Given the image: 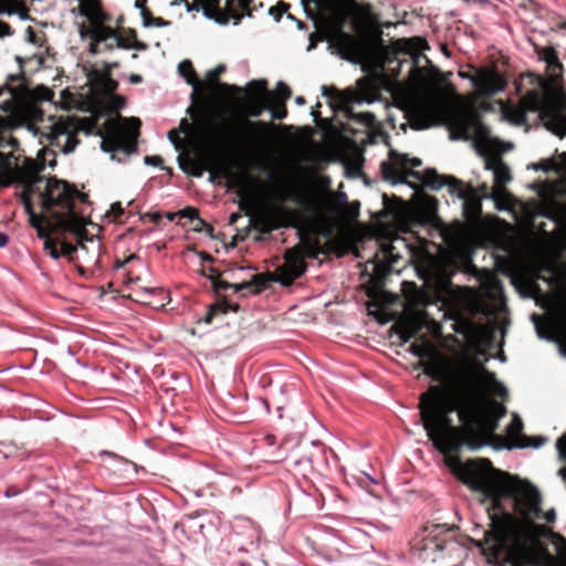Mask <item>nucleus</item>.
Returning <instances> with one entry per match:
<instances>
[{
    "label": "nucleus",
    "mask_w": 566,
    "mask_h": 566,
    "mask_svg": "<svg viewBox=\"0 0 566 566\" xmlns=\"http://www.w3.org/2000/svg\"><path fill=\"white\" fill-rule=\"evenodd\" d=\"M454 474L472 491L479 492L483 501L489 500V530L483 538L474 541L489 563L499 566H545L553 556L542 542L549 531L530 518H518L507 512L502 500L511 496L513 489L510 474L497 470L485 458L461 462L454 460Z\"/></svg>",
    "instance_id": "obj_1"
},
{
    "label": "nucleus",
    "mask_w": 566,
    "mask_h": 566,
    "mask_svg": "<svg viewBox=\"0 0 566 566\" xmlns=\"http://www.w3.org/2000/svg\"><path fill=\"white\" fill-rule=\"evenodd\" d=\"M43 164L25 159L22 167L17 168L15 176L22 186L21 202L29 216L44 214L45 226L56 227L60 219H73L84 210L78 205H91L88 195L80 191L75 185L56 177L45 178L41 175Z\"/></svg>",
    "instance_id": "obj_2"
},
{
    "label": "nucleus",
    "mask_w": 566,
    "mask_h": 566,
    "mask_svg": "<svg viewBox=\"0 0 566 566\" xmlns=\"http://www.w3.org/2000/svg\"><path fill=\"white\" fill-rule=\"evenodd\" d=\"M307 18L343 57L356 61L364 56L366 39L358 10L368 11L369 2H301Z\"/></svg>",
    "instance_id": "obj_3"
},
{
    "label": "nucleus",
    "mask_w": 566,
    "mask_h": 566,
    "mask_svg": "<svg viewBox=\"0 0 566 566\" xmlns=\"http://www.w3.org/2000/svg\"><path fill=\"white\" fill-rule=\"evenodd\" d=\"M531 88L517 105L505 109V116L516 125L527 122V113L537 112L546 127L556 135H566V111L552 101V85L541 75L528 74Z\"/></svg>",
    "instance_id": "obj_4"
},
{
    "label": "nucleus",
    "mask_w": 566,
    "mask_h": 566,
    "mask_svg": "<svg viewBox=\"0 0 566 566\" xmlns=\"http://www.w3.org/2000/svg\"><path fill=\"white\" fill-rule=\"evenodd\" d=\"M84 20L80 23V33L82 36H90V51L96 54L103 50L111 51L115 48L135 49L144 51L147 44L138 41L136 31L130 32L134 40L128 42L124 36H117L115 29L107 25L112 18L102 7V2H78L76 8L72 9Z\"/></svg>",
    "instance_id": "obj_5"
},
{
    "label": "nucleus",
    "mask_w": 566,
    "mask_h": 566,
    "mask_svg": "<svg viewBox=\"0 0 566 566\" xmlns=\"http://www.w3.org/2000/svg\"><path fill=\"white\" fill-rule=\"evenodd\" d=\"M199 114L200 118L195 117L198 128L202 133L213 135L218 140L229 145L269 140L276 128L273 123L238 118L230 123L229 129H220L213 124V113L206 102L200 105Z\"/></svg>",
    "instance_id": "obj_6"
},
{
    "label": "nucleus",
    "mask_w": 566,
    "mask_h": 566,
    "mask_svg": "<svg viewBox=\"0 0 566 566\" xmlns=\"http://www.w3.org/2000/svg\"><path fill=\"white\" fill-rule=\"evenodd\" d=\"M419 411L429 440L440 452L458 453L468 447L467 419L460 420L461 427L453 426L450 415L442 411L437 402L428 405L420 400Z\"/></svg>",
    "instance_id": "obj_7"
},
{
    "label": "nucleus",
    "mask_w": 566,
    "mask_h": 566,
    "mask_svg": "<svg viewBox=\"0 0 566 566\" xmlns=\"http://www.w3.org/2000/svg\"><path fill=\"white\" fill-rule=\"evenodd\" d=\"M459 419H467L468 448L478 450L486 444L504 448L510 443L503 436L496 434L500 420L488 412L482 400L472 398L459 410Z\"/></svg>",
    "instance_id": "obj_8"
},
{
    "label": "nucleus",
    "mask_w": 566,
    "mask_h": 566,
    "mask_svg": "<svg viewBox=\"0 0 566 566\" xmlns=\"http://www.w3.org/2000/svg\"><path fill=\"white\" fill-rule=\"evenodd\" d=\"M189 161L190 168L188 169L184 165L181 156H179L180 168L193 177H201L203 171L208 170L211 177L220 176L229 179L232 186L238 187L237 193L241 198L239 202L240 210L249 211V200L251 198L250 182L252 180L250 176L233 174L226 163L212 151L203 153L196 160L189 159Z\"/></svg>",
    "instance_id": "obj_9"
},
{
    "label": "nucleus",
    "mask_w": 566,
    "mask_h": 566,
    "mask_svg": "<svg viewBox=\"0 0 566 566\" xmlns=\"http://www.w3.org/2000/svg\"><path fill=\"white\" fill-rule=\"evenodd\" d=\"M423 177L424 187L431 190H439L447 186L451 195L463 199V212L467 219L475 220L481 216L482 205L481 201L475 198L472 186H465L462 180L454 176L440 175L437 170H428Z\"/></svg>",
    "instance_id": "obj_10"
},
{
    "label": "nucleus",
    "mask_w": 566,
    "mask_h": 566,
    "mask_svg": "<svg viewBox=\"0 0 566 566\" xmlns=\"http://www.w3.org/2000/svg\"><path fill=\"white\" fill-rule=\"evenodd\" d=\"M126 120L134 126V132L125 129L116 118L105 120L104 130L107 136L101 144L104 151H123L129 155L137 150V137L142 122L137 117H130Z\"/></svg>",
    "instance_id": "obj_11"
},
{
    "label": "nucleus",
    "mask_w": 566,
    "mask_h": 566,
    "mask_svg": "<svg viewBox=\"0 0 566 566\" xmlns=\"http://www.w3.org/2000/svg\"><path fill=\"white\" fill-rule=\"evenodd\" d=\"M181 2H171L180 4ZM188 11H200L219 24L233 21L238 24L244 15H252L250 4L252 2H182Z\"/></svg>",
    "instance_id": "obj_12"
},
{
    "label": "nucleus",
    "mask_w": 566,
    "mask_h": 566,
    "mask_svg": "<svg viewBox=\"0 0 566 566\" xmlns=\"http://www.w3.org/2000/svg\"><path fill=\"white\" fill-rule=\"evenodd\" d=\"M421 164V159L417 157L410 159L407 155H402L394 149H390L389 160L382 161L380 164V170L382 178L387 181H390L391 184H407V179L411 177L422 182L424 186V177L422 176H424L428 170L434 169L428 168L423 172H419L408 168V165L416 168L420 167Z\"/></svg>",
    "instance_id": "obj_13"
},
{
    "label": "nucleus",
    "mask_w": 566,
    "mask_h": 566,
    "mask_svg": "<svg viewBox=\"0 0 566 566\" xmlns=\"http://www.w3.org/2000/svg\"><path fill=\"white\" fill-rule=\"evenodd\" d=\"M452 528L441 524L424 526L411 542V547L420 553V557L428 558L434 553L444 551L448 545H455L452 541Z\"/></svg>",
    "instance_id": "obj_14"
},
{
    "label": "nucleus",
    "mask_w": 566,
    "mask_h": 566,
    "mask_svg": "<svg viewBox=\"0 0 566 566\" xmlns=\"http://www.w3.org/2000/svg\"><path fill=\"white\" fill-rule=\"evenodd\" d=\"M452 125L463 139L472 137L485 139L490 130L482 122L481 114L474 107H464L457 109L452 115Z\"/></svg>",
    "instance_id": "obj_15"
},
{
    "label": "nucleus",
    "mask_w": 566,
    "mask_h": 566,
    "mask_svg": "<svg viewBox=\"0 0 566 566\" xmlns=\"http://www.w3.org/2000/svg\"><path fill=\"white\" fill-rule=\"evenodd\" d=\"M46 217L44 214L31 213V227L36 230L38 237L44 239V250L48 254L57 260L61 256H66L70 261H73V254L77 250V245L69 242H62L61 249L57 248L60 241L51 238V234H57L53 230V226H45Z\"/></svg>",
    "instance_id": "obj_16"
},
{
    "label": "nucleus",
    "mask_w": 566,
    "mask_h": 566,
    "mask_svg": "<svg viewBox=\"0 0 566 566\" xmlns=\"http://www.w3.org/2000/svg\"><path fill=\"white\" fill-rule=\"evenodd\" d=\"M91 223L90 217L85 216L84 211L73 217V219H60L56 227L53 229L57 234L64 235L66 233H73L76 237L77 245L88 252L86 242L96 243V251L99 253L101 243L96 242L93 234H90L85 226Z\"/></svg>",
    "instance_id": "obj_17"
},
{
    "label": "nucleus",
    "mask_w": 566,
    "mask_h": 566,
    "mask_svg": "<svg viewBox=\"0 0 566 566\" xmlns=\"http://www.w3.org/2000/svg\"><path fill=\"white\" fill-rule=\"evenodd\" d=\"M306 269L307 264L300 247H293L286 250L284 263L276 268V280L283 286H290L306 272Z\"/></svg>",
    "instance_id": "obj_18"
},
{
    "label": "nucleus",
    "mask_w": 566,
    "mask_h": 566,
    "mask_svg": "<svg viewBox=\"0 0 566 566\" xmlns=\"http://www.w3.org/2000/svg\"><path fill=\"white\" fill-rule=\"evenodd\" d=\"M272 94L268 91L266 81L253 80L245 88L243 99L247 115L251 117H260L265 109L271 107Z\"/></svg>",
    "instance_id": "obj_19"
},
{
    "label": "nucleus",
    "mask_w": 566,
    "mask_h": 566,
    "mask_svg": "<svg viewBox=\"0 0 566 566\" xmlns=\"http://www.w3.org/2000/svg\"><path fill=\"white\" fill-rule=\"evenodd\" d=\"M421 340V343H412L409 350L413 356L421 359L420 365L423 366V371L427 376L431 377L433 380H440V367L437 364L424 361L426 359H431L434 356L436 348L426 336H422Z\"/></svg>",
    "instance_id": "obj_20"
},
{
    "label": "nucleus",
    "mask_w": 566,
    "mask_h": 566,
    "mask_svg": "<svg viewBox=\"0 0 566 566\" xmlns=\"http://www.w3.org/2000/svg\"><path fill=\"white\" fill-rule=\"evenodd\" d=\"M420 400L428 405L437 402L440 409L446 411L447 415H450L455 410L459 412V410L465 405L463 403L458 408L457 401L451 398L450 392L439 385L430 386L426 392L421 394Z\"/></svg>",
    "instance_id": "obj_21"
},
{
    "label": "nucleus",
    "mask_w": 566,
    "mask_h": 566,
    "mask_svg": "<svg viewBox=\"0 0 566 566\" xmlns=\"http://www.w3.org/2000/svg\"><path fill=\"white\" fill-rule=\"evenodd\" d=\"M64 137L65 142L62 146V151L64 154L72 153L76 146L80 144V139L77 138V132L73 124L69 122H57L53 125L52 128V143L60 145V138Z\"/></svg>",
    "instance_id": "obj_22"
},
{
    "label": "nucleus",
    "mask_w": 566,
    "mask_h": 566,
    "mask_svg": "<svg viewBox=\"0 0 566 566\" xmlns=\"http://www.w3.org/2000/svg\"><path fill=\"white\" fill-rule=\"evenodd\" d=\"M91 85L102 94L112 96L118 87V82L112 78L109 70L93 69L87 74Z\"/></svg>",
    "instance_id": "obj_23"
},
{
    "label": "nucleus",
    "mask_w": 566,
    "mask_h": 566,
    "mask_svg": "<svg viewBox=\"0 0 566 566\" xmlns=\"http://www.w3.org/2000/svg\"><path fill=\"white\" fill-rule=\"evenodd\" d=\"M271 282H277L276 271L274 273H258L252 276L250 281L239 283L235 287V293L244 295L247 292L252 294H259L264 291Z\"/></svg>",
    "instance_id": "obj_24"
},
{
    "label": "nucleus",
    "mask_w": 566,
    "mask_h": 566,
    "mask_svg": "<svg viewBox=\"0 0 566 566\" xmlns=\"http://www.w3.org/2000/svg\"><path fill=\"white\" fill-rule=\"evenodd\" d=\"M506 80L503 75H501L499 72L493 71L485 76L481 77L475 86L476 90L480 92L483 96H492L497 92H502L506 87Z\"/></svg>",
    "instance_id": "obj_25"
},
{
    "label": "nucleus",
    "mask_w": 566,
    "mask_h": 566,
    "mask_svg": "<svg viewBox=\"0 0 566 566\" xmlns=\"http://www.w3.org/2000/svg\"><path fill=\"white\" fill-rule=\"evenodd\" d=\"M437 119L438 115L432 106L421 105L413 113L411 126L415 129H426L434 125Z\"/></svg>",
    "instance_id": "obj_26"
},
{
    "label": "nucleus",
    "mask_w": 566,
    "mask_h": 566,
    "mask_svg": "<svg viewBox=\"0 0 566 566\" xmlns=\"http://www.w3.org/2000/svg\"><path fill=\"white\" fill-rule=\"evenodd\" d=\"M240 305L238 303H230L227 297L211 304L201 319L206 324H211L213 318L220 314H227L229 311L234 313L239 312Z\"/></svg>",
    "instance_id": "obj_27"
},
{
    "label": "nucleus",
    "mask_w": 566,
    "mask_h": 566,
    "mask_svg": "<svg viewBox=\"0 0 566 566\" xmlns=\"http://www.w3.org/2000/svg\"><path fill=\"white\" fill-rule=\"evenodd\" d=\"M226 71V66L220 64L207 73V85L211 88H218L222 92L242 93V88L237 85H230L219 81L220 74Z\"/></svg>",
    "instance_id": "obj_28"
},
{
    "label": "nucleus",
    "mask_w": 566,
    "mask_h": 566,
    "mask_svg": "<svg viewBox=\"0 0 566 566\" xmlns=\"http://www.w3.org/2000/svg\"><path fill=\"white\" fill-rule=\"evenodd\" d=\"M178 72L186 82L193 87L191 98L195 101L198 95V88L202 86L203 83L199 80L191 61L185 60L180 62L178 65Z\"/></svg>",
    "instance_id": "obj_29"
},
{
    "label": "nucleus",
    "mask_w": 566,
    "mask_h": 566,
    "mask_svg": "<svg viewBox=\"0 0 566 566\" xmlns=\"http://www.w3.org/2000/svg\"><path fill=\"white\" fill-rule=\"evenodd\" d=\"M296 247H300L304 258L316 259L321 253H325L321 241L311 235H302L301 242Z\"/></svg>",
    "instance_id": "obj_30"
},
{
    "label": "nucleus",
    "mask_w": 566,
    "mask_h": 566,
    "mask_svg": "<svg viewBox=\"0 0 566 566\" xmlns=\"http://www.w3.org/2000/svg\"><path fill=\"white\" fill-rule=\"evenodd\" d=\"M523 421L522 419L514 413L512 421L506 427V436L504 439H507L509 442H515V441H524L526 439V436L523 433Z\"/></svg>",
    "instance_id": "obj_31"
},
{
    "label": "nucleus",
    "mask_w": 566,
    "mask_h": 566,
    "mask_svg": "<svg viewBox=\"0 0 566 566\" xmlns=\"http://www.w3.org/2000/svg\"><path fill=\"white\" fill-rule=\"evenodd\" d=\"M27 2H0V14L18 13L22 19L28 18Z\"/></svg>",
    "instance_id": "obj_32"
},
{
    "label": "nucleus",
    "mask_w": 566,
    "mask_h": 566,
    "mask_svg": "<svg viewBox=\"0 0 566 566\" xmlns=\"http://www.w3.org/2000/svg\"><path fill=\"white\" fill-rule=\"evenodd\" d=\"M547 442V438L543 436H534L527 437L524 441H515L505 444V449H514V448H539Z\"/></svg>",
    "instance_id": "obj_33"
},
{
    "label": "nucleus",
    "mask_w": 566,
    "mask_h": 566,
    "mask_svg": "<svg viewBox=\"0 0 566 566\" xmlns=\"http://www.w3.org/2000/svg\"><path fill=\"white\" fill-rule=\"evenodd\" d=\"M146 4L147 2H135L136 8L140 10L145 25L165 27L168 24V22L165 21L163 18L153 17L151 11L147 8Z\"/></svg>",
    "instance_id": "obj_34"
},
{
    "label": "nucleus",
    "mask_w": 566,
    "mask_h": 566,
    "mask_svg": "<svg viewBox=\"0 0 566 566\" xmlns=\"http://www.w3.org/2000/svg\"><path fill=\"white\" fill-rule=\"evenodd\" d=\"M421 325L413 321L406 322L400 325L399 327V334L402 342L407 343L411 338L416 337L418 332L420 331Z\"/></svg>",
    "instance_id": "obj_35"
},
{
    "label": "nucleus",
    "mask_w": 566,
    "mask_h": 566,
    "mask_svg": "<svg viewBox=\"0 0 566 566\" xmlns=\"http://www.w3.org/2000/svg\"><path fill=\"white\" fill-rule=\"evenodd\" d=\"M271 101L286 103V101L290 99L292 96V91L287 84H285L284 82H279L276 86V92H271Z\"/></svg>",
    "instance_id": "obj_36"
},
{
    "label": "nucleus",
    "mask_w": 566,
    "mask_h": 566,
    "mask_svg": "<svg viewBox=\"0 0 566 566\" xmlns=\"http://www.w3.org/2000/svg\"><path fill=\"white\" fill-rule=\"evenodd\" d=\"M482 405L485 406L488 412L493 415L499 420H501L506 415V407L496 400H491L488 402L482 401Z\"/></svg>",
    "instance_id": "obj_37"
},
{
    "label": "nucleus",
    "mask_w": 566,
    "mask_h": 566,
    "mask_svg": "<svg viewBox=\"0 0 566 566\" xmlns=\"http://www.w3.org/2000/svg\"><path fill=\"white\" fill-rule=\"evenodd\" d=\"M348 118L352 120H356L358 123L364 124L365 126H373L375 123V116L371 113H355L352 109L347 112Z\"/></svg>",
    "instance_id": "obj_38"
},
{
    "label": "nucleus",
    "mask_w": 566,
    "mask_h": 566,
    "mask_svg": "<svg viewBox=\"0 0 566 566\" xmlns=\"http://www.w3.org/2000/svg\"><path fill=\"white\" fill-rule=\"evenodd\" d=\"M270 105L271 107L269 109L271 111L273 119L282 120L287 116V108L285 103L271 101Z\"/></svg>",
    "instance_id": "obj_39"
},
{
    "label": "nucleus",
    "mask_w": 566,
    "mask_h": 566,
    "mask_svg": "<svg viewBox=\"0 0 566 566\" xmlns=\"http://www.w3.org/2000/svg\"><path fill=\"white\" fill-rule=\"evenodd\" d=\"M532 167L535 170H543L545 172H549V171L560 172L562 171L560 165L555 159H547V160L544 159L537 164H533Z\"/></svg>",
    "instance_id": "obj_40"
},
{
    "label": "nucleus",
    "mask_w": 566,
    "mask_h": 566,
    "mask_svg": "<svg viewBox=\"0 0 566 566\" xmlns=\"http://www.w3.org/2000/svg\"><path fill=\"white\" fill-rule=\"evenodd\" d=\"M494 178L497 184H505L511 180L510 170L501 160L494 168Z\"/></svg>",
    "instance_id": "obj_41"
},
{
    "label": "nucleus",
    "mask_w": 566,
    "mask_h": 566,
    "mask_svg": "<svg viewBox=\"0 0 566 566\" xmlns=\"http://www.w3.org/2000/svg\"><path fill=\"white\" fill-rule=\"evenodd\" d=\"M289 8H290V6H289V3H287V2L279 1V2H276V6L271 7V8L269 9V13H270L271 15H273V18H274V20H275L276 22H279V21H280V19H281V17H282V14H283L284 12H286V11L289 10Z\"/></svg>",
    "instance_id": "obj_42"
},
{
    "label": "nucleus",
    "mask_w": 566,
    "mask_h": 566,
    "mask_svg": "<svg viewBox=\"0 0 566 566\" xmlns=\"http://www.w3.org/2000/svg\"><path fill=\"white\" fill-rule=\"evenodd\" d=\"M539 57L546 63L555 62L556 56L558 55L557 51L553 46H545L537 51Z\"/></svg>",
    "instance_id": "obj_43"
},
{
    "label": "nucleus",
    "mask_w": 566,
    "mask_h": 566,
    "mask_svg": "<svg viewBox=\"0 0 566 566\" xmlns=\"http://www.w3.org/2000/svg\"><path fill=\"white\" fill-rule=\"evenodd\" d=\"M239 285V283H229L227 281L219 279H214L212 283L213 291L216 293H220L221 291H227L229 289H232L235 292V287Z\"/></svg>",
    "instance_id": "obj_44"
},
{
    "label": "nucleus",
    "mask_w": 566,
    "mask_h": 566,
    "mask_svg": "<svg viewBox=\"0 0 566 566\" xmlns=\"http://www.w3.org/2000/svg\"><path fill=\"white\" fill-rule=\"evenodd\" d=\"M410 64H411L410 71H409L410 77H412L413 80H417V81L422 80L424 76V70L418 66L417 57H412Z\"/></svg>",
    "instance_id": "obj_45"
},
{
    "label": "nucleus",
    "mask_w": 566,
    "mask_h": 566,
    "mask_svg": "<svg viewBox=\"0 0 566 566\" xmlns=\"http://www.w3.org/2000/svg\"><path fill=\"white\" fill-rule=\"evenodd\" d=\"M528 502H530V510L532 512H534L535 514H538V512L541 511V497H539V494L537 492H534V493L530 494Z\"/></svg>",
    "instance_id": "obj_46"
},
{
    "label": "nucleus",
    "mask_w": 566,
    "mask_h": 566,
    "mask_svg": "<svg viewBox=\"0 0 566 566\" xmlns=\"http://www.w3.org/2000/svg\"><path fill=\"white\" fill-rule=\"evenodd\" d=\"M198 209L193 207H186L178 211L179 218H187L190 221H195L198 218Z\"/></svg>",
    "instance_id": "obj_47"
},
{
    "label": "nucleus",
    "mask_w": 566,
    "mask_h": 566,
    "mask_svg": "<svg viewBox=\"0 0 566 566\" xmlns=\"http://www.w3.org/2000/svg\"><path fill=\"white\" fill-rule=\"evenodd\" d=\"M142 293H143V300H142V302H143V303H146V304H150V303H151V301H150V298H149V297H150L153 294H164V291H163V289H160V287H153V289L145 287V289L143 290V292H142Z\"/></svg>",
    "instance_id": "obj_48"
},
{
    "label": "nucleus",
    "mask_w": 566,
    "mask_h": 566,
    "mask_svg": "<svg viewBox=\"0 0 566 566\" xmlns=\"http://www.w3.org/2000/svg\"><path fill=\"white\" fill-rule=\"evenodd\" d=\"M556 449L558 451L559 457L563 460H566V434L557 439Z\"/></svg>",
    "instance_id": "obj_49"
},
{
    "label": "nucleus",
    "mask_w": 566,
    "mask_h": 566,
    "mask_svg": "<svg viewBox=\"0 0 566 566\" xmlns=\"http://www.w3.org/2000/svg\"><path fill=\"white\" fill-rule=\"evenodd\" d=\"M323 95L329 97L333 101H337L340 97V93L336 87L323 86Z\"/></svg>",
    "instance_id": "obj_50"
},
{
    "label": "nucleus",
    "mask_w": 566,
    "mask_h": 566,
    "mask_svg": "<svg viewBox=\"0 0 566 566\" xmlns=\"http://www.w3.org/2000/svg\"><path fill=\"white\" fill-rule=\"evenodd\" d=\"M369 41L374 46L381 48L384 46V40L381 36V31L376 30L374 33L369 35Z\"/></svg>",
    "instance_id": "obj_51"
},
{
    "label": "nucleus",
    "mask_w": 566,
    "mask_h": 566,
    "mask_svg": "<svg viewBox=\"0 0 566 566\" xmlns=\"http://www.w3.org/2000/svg\"><path fill=\"white\" fill-rule=\"evenodd\" d=\"M392 250H394L392 244H390V243H381L379 252L382 254V258L385 260H392V258H394Z\"/></svg>",
    "instance_id": "obj_52"
},
{
    "label": "nucleus",
    "mask_w": 566,
    "mask_h": 566,
    "mask_svg": "<svg viewBox=\"0 0 566 566\" xmlns=\"http://www.w3.org/2000/svg\"><path fill=\"white\" fill-rule=\"evenodd\" d=\"M201 273H202V275L207 276L211 281V283H213L214 279L220 277L219 271L213 266H208L207 269H202Z\"/></svg>",
    "instance_id": "obj_53"
},
{
    "label": "nucleus",
    "mask_w": 566,
    "mask_h": 566,
    "mask_svg": "<svg viewBox=\"0 0 566 566\" xmlns=\"http://www.w3.org/2000/svg\"><path fill=\"white\" fill-rule=\"evenodd\" d=\"M111 103H112V105H111L112 109L116 111L118 108L124 107L125 98L123 96H120V95L113 94L111 96Z\"/></svg>",
    "instance_id": "obj_54"
},
{
    "label": "nucleus",
    "mask_w": 566,
    "mask_h": 566,
    "mask_svg": "<svg viewBox=\"0 0 566 566\" xmlns=\"http://www.w3.org/2000/svg\"><path fill=\"white\" fill-rule=\"evenodd\" d=\"M144 161L146 165L154 166V167H159L164 164V159L158 155L146 156L144 158Z\"/></svg>",
    "instance_id": "obj_55"
},
{
    "label": "nucleus",
    "mask_w": 566,
    "mask_h": 566,
    "mask_svg": "<svg viewBox=\"0 0 566 566\" xmlns=\"http://www.w3.org/2000/svg\"><path fill=\"white\" fill-rule=\"evenodd\" d=\"M111 213L117 219L124 214V208L119 201L112 203Z\"/></svg>",
    "instance_id": "obj_56"
},
{
    "label": "nucleus",
    "mask_w": 566,
    "mask_h": 566,
    "mask_svg": "<svg viewBox=\"0 0 566 566\" xmlns=\"http://www.w3.org/2000/svg\"><path fill=\"white\" fill-rule=\"evenodd\" d=\"M138 259V255L136 254H130L128 255L127 258H125L124 260H119L117 259L115 261V269H123L126 264H128L129 262H132L133 260H137Z\"/></svg>",
    "instance_id": "obj_57"
},
{
    "label": "nucleus",
    "mask_w": 566,
    "mask_h": 566,
    "mask_svg": "<svg viewBox=\"0 0 566 566\" xmlns=\"http://www.w3.org/2000/svg\"><path fill=\"white\" fill-rule=\"evenodd\" d=\"M547 64V69L552 72V73H556L557 71L558 72H562L563 71V64L560 63L559 59H558V55L556 56L555 59V62H549V63H546Z\"/></svg>",
    "instance_id": "obj_58"
},
{
    "label": "nucleus",
    "mask_w": 566,
    "mask_h": 566,
    "mask_svg": "<svg viewBox=\"0 0 566 566\" xmlns=\"http://www.w3.org/2000/svg\"><path fill=\"white\" fill-rule=\"evenodd\" d=\"M168 138L176 146V148L180 147L181 140H180L178 132L176 129H171L168 133Z\"/></svg>",
    "instance_id": "obj_59"
},
{
    "label": "nucleus",
    "mask_w": 566,
    "mask_h": 566,
    "mask_svg": "<svg viewBox=\"0 0 566 566\" xmlns=\"http://www.w3.org/2000/svg\"><path fill=\"white\" fill-rule=\"evenodd\" d=\"M196 224L193 227V231L201 232L205 230L206 226L208 224L203 219H201L199 216L193 221Z\"/></svg>",
    "instance_id": "obj_60"
},
{
    "label": "nucleus",
    "mask_w": 566,
    "mask_h": 566,
    "mask_svg": "<svg viewBox=\"0 0 566 566\" xmlns=\"http://www.w3.org/2000/svg\"><path fill=\"white\" fill-rule=\"evenodd\" d=\"M11 34H12L11 27L6 22L0 21V36L11 35Z\"/></svg>",
    "instance_id": "obj_61"
},
{
    "label": "nucleus",
    "mask_w": 566,
    "mask_h": 566,
    "mask_svg": "<svg viewBox=\"0 0 566 566\" xmlns=\"http://www.w3.org/2000/svg\"><path fill=\"white\" fill-rule=\"evenodd\" d=\"M286 459V455L283 453L272 454L269 459L270 462L277 463L282 462Z\"/></svg>",
    "instance_id": "obj_62"
},
{
    "label": "nucleus",
    "mask_w": 566,
    "mask_h": 566,
    "mask_svg": "<svg viewBox=\"0 0 566 566\" xmlns=\"http://www.w3.org/2000/svg\"><path fill=\"white\" fill-rule=\"evenodd\" d=\"M180 129L185 133V134H188L189 130H190V124L188 123V120L186 118L181 119L180 122Z\"/></svg>",
    "instance_id": "obj_63"
},
{
    "label": "nucleus",
    "mask_w": 566,
    "mask_h": 566,
    "mask_svg": "<svg viewBox=\"0 0 566 566\" xmlns=\"http://www.w3.org/2000/svg\"><path fill=\"white\" fill-rule=\"evenodd\" d=\"M129 82L133 84H139L143 82V77L139 74H132L129 76Z\"/></svg>",
    "instance_id": "obj_64"
}]
</instances>
